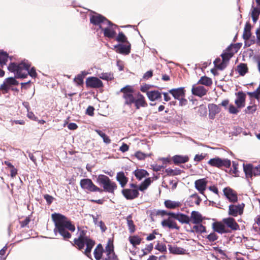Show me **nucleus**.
Wrapping results in <instances>:
<instances>
[{
    "label": "nucleus",
    "instance_id": "obj_1",
    "mask_svg": "<svg viewBox=\"0 0 260 260\" xmlns=\"http://www.w3.org/2000/svg\"><path fill=\"white\" fill-rule=\"evenodd\" d=\"M51 218L54 223V232L58 234L65 241H69L72 237L71 233L75 231L76 227L67 217L60 214L54 213Z\"/></svg>",
    "mask_w": 260,
    "mask_h": 260
},
{
    "label": "nucleus",
    "instance_id": "obj_2",
    "mask_svg": "<svg viewBox=\"0 0 260 260\" xmlns=\"http://www.w3.org/2000/svg\"><path fill=\"white\" fill-rule=\"evenodd\" d=\"M77 229L79 233L78 237L75 238L73 241L71 242V244L72 246L78 250L82 251L84 254L91 259V252L95 244V242L89 236H87L86 230L80 226H78Z\"/></svg>",
    "mask_w": 260,
    "mask_h": 260
},
{
    "label": "nucleus",
    "instance_id": "obj_3",
    "mask_svg": "<svg viewBox=\"0 0 260 260\" xmlns=\"http://www.w3.org/2000/svg\"><path fill=\"white\" fill-rule=\"evenodd\" d=\"M123 93L122 98L124 100V105L131 106L134 104L136 109L140 107H147L148 104L143 94L139 92L134 93L133 88L130 86H126L121 89Z\"/></svg>",
    "mask_w": 260,
    "mask_h": 260
},
{
    "label": "nucleus",
    "instance_id": "obj_4",
    "mask_svg": "<svg viewBox=\"0 0 260 260\" xmlns=\"http://www.w3.org/2000/svg\"><path fill=\"white\" fill-rule=\"evenodd\" d=\"M31 63L28 60H24L19 63L11 62L8 67V70L15 74L16 78H25L28 75L32 78H36L37 74L34 67L30 70Z\"/></svg>",
    "mask_w": 260,
    "mask_h": 260
},
{
    "label": "nucleus",
    "instance_id": "obj_5",
    "mask_svg": "<svg viewBox=\"0 0 260 260\" xmlns=\"http://www.w3.org/2000/svg\"><path fill=\"white\" fill-rule=\"evenodd\" d=\"M97 182L101 186L103 189V191L111 193H114V191L117 188V184L112 181L109 177L103 174L98 175L96 179Z\"/></svg>",
    "mask_w": 260,
    "mask_h": 260
},
{
    "label": "nucleus",
    "instance_id": "obj_6",
    "mask_svg": "<svg viewBox=\"0 0 260 260\" xmlns=\"http://www.w3.org/2000/svg\"><path fill=\"white\" fill-rule=\"evenodd\" d=\"M80 185L83 189L88 192H103V189L95 185L90 179H81L80 182Z\"/></svg>",
    "mask_w": 260,
    "mask_h": 260
},
{
    "label": "nucleus",
    "instance_id": "obj_7",
    "mask_svg": "<svg viewBox=\"0 0 260 260\" xmlns=\"http://www.w3.org/2000/svg\"><path fill=\"white\" fill-rule=\"evenodd\" d=\"M90 22L94 25H99V27L101 26V23H105L110 26H116V25L113 24L105 17L98 13H95L94 15L91 16L90 17Z\"/></svg>",
    "mask_w": 260,
    "mask_h": 260
},
{
    "label": "nucleus",
    "instance_id": "obj_8",
    "mask_svg": "<svg viewBox=\"0 0 260 260\" xmlns=\"http://www.w3.org/2000/svg\"><path fill=\"white\" fill-rule=\"evenodd\" d=\"M237 45V44L231 45L226 48L225 51L221 55L222 61L224 63L229 61L234 53L238 51Z\"/></svg>",
    "mask_w": 260,
    "mask_h": 260
},
{
    "label": "nucleus",
    "instance_id": "obj_9",
    "mask_svg": "<svg viewBox=\"0 0 260 260\" xmlns=\"http://www.w3.org/2000/svg\"><path fill=\"white\" fill-rule=\"evenodd\" d=\"M85 84L88 88H100L104 86L103 82L95 77H89L86 78Z\"/></svg>",
    "mask_w": 260,
    "mask_h": 260
},
{
    "label": "nucleus",
    "instance_id": "obj_10",
    "mask_svg": "<svg viewBox=\"0 0 260 260\" xmlns=\"http://www.w3.org/2000/svg\"><path fill=\"white\" fill-rule=\"evenodd\" d=\"M245 204L242 203L238 205H230L229 209V214L236 217L238 215H241L243 212Z\"/></svg>",
    "mask_w": 260,
    "mask_h": 260
},
{
    "label": "nucleus",
    "instance_id": "obj_11",
    "mask_svg": "<svg viewBox=\"0 0 260 260\" xmlns=\"http://www.w3.org/2000/svg\"><path fill=\"white\" fill-rule=\"evenodd\" d=\"M121 192L124 198L129 200H134L138 198L139 195V192L137 189H123L122 190Z\"/></svg>",
    "mask_w": 260,
    "mask_h": 260
},
{
    "label": "nucleus",
    "instance_id": "obj_12",
    "mask_svg": "<svg viewBox=\"0 0 260 260\" xmlns=\"http://www.w3.org/2000/svg\"><path fill=\"white\" fill-rule=\"evenodd\" d=\"M116 52L123 54L128 55L130 53L131 50V44L129 42L125 43V44H118L115 46Z\"/></svg>",
    "mask_w": 260,
    "mask_h": 260
},
{
    "label": "nucleus",
    "instance_id": "obj_13",
    "mask_svg": "<svg viewBox=\"0 0 260 260\" xmlns=\"http://www.w3.org/2000/svg\"><path fill=\"white\" fill-rule=\"evenodd\" d=\"M171 217L177 220L181 224H189L190 222V217L186 214L180 212H173Z\"/></svg>",
    "mask_w": 260,
    "mask_h": 260
},
{
    "label": "nucleus",
    "instance_id": "obj_14",
    "mask_svg": "<svg viewBox=\"0 0 260 260\" xmlns=\"http://www.w3.org/2000/svg\"><path fill=\"white\" fill-rule=\"evenodd\" d=\"M212 228L214 232L222 234L230 233L231 231L225 227V224L222 222L216 221L212 223Z\"/></svg>",
    "mask_w": 260,
    "mask_h": 260
},
{
    "label": "nucleus",
    "instance_id": "obj_15",
    "mask_svg": "<svg viewBox=\"0 0 260 260\" xmlns=\"http://www.w3.org/2000/svg\"><path fill=\"white\" fill-rule=\"evenodd\" d=\"M223 193L230 202L235 203L238 201L237 194L235 191L229 187L223 189Z\"/></svg>",
    "mask_w": 260,
    "mask_h": 260
},
{
    "label": "nucleus",
    "instance_id": "obj_16",
    "mask_svg": "<svg viewBox=\"0 0 260 260\" xmlns=\"http://www.w3.org/2000/svg\"><path fill=\"white\" fill-rule=\"evenodd\" d=\"M208 90L201 85H193L191 88L192 94L200 98L206 95Z\"/></svg>",
    "mask_w": 260,
    "mask_h": 260
},
{
    "label": "nucleus",
    "instance_id": "obj_17",
    "mask_svg": "<svg viewBox=\"0 0 260 260\" xmlns=\"http://www.w3.org/2000/svg\"><path fill=\"white\" fill-rule=\"evenodd\" d=\"M172 217L169 216L167 219L163 220L161 224L164 228H168L170 229H176L179 230L180 227L178 225L176 221L172 219Z\"/></svg>",
    "mask_w": 260,
    "mask_h": 260
},
{
    "label": "nucleus",
    "instance_id": "obj_18",
    "mask_svg": "<svg viewBox=\"0 0 260 260\" xmlns=\"http://www.w3.org/2000/svg\"><path fill=\"white\" fill-rule=\"evenodd\" d=\"M207 183L208 182L206 178L200 179L195 181L194 186L200 193L204 194L206 189Z\"/></svg>",
    "mask_w": 260,
    "mask_h": 260
},
{
    "label": "nucleus",
    "instance_id": "obj_19",
    "mask_svg": "<svg viewBox=\"0 0 260 260\" xmlns=\"http://www.w3.org/2000/svg\"><path fill=\"white\" fill-rule=\"evenodd\" d=\"M117 26H109L108 25V27L106 28H103L102 26H100V29L102 30V31H103L104 36L110 39H112L114 37H115L116 33V31L114 30V28L117 27Z\"/></svg>",
    "mask_w": 260,
    "mask_h": 260
},
{
    "label": "nucleus",
    "instance_id": "obj_20",
    "mask_svg": "<svg viewBox=\"0 0 260 260\" xmlns=\"http://www.w3.org/2000/svg\"><path fill=\"white\" fill-rule=\"evenodd\" d=\"M222 222L228 228H230L232 230L236 231L239 229V224L237 223L235 219L232 217L223 218Z\"/></svg>",
    "mask_w": 260,
    "mask_h": 260
},
{
    "label": "nucleus",
    "instance_id": "obj_21",
    "mask_svg": "<svg viewBox=\"0 0 260 260\" xmlns=\"http://www.w3.org/2000/svg\"><path fill=\"white\" fill-rule=\"evenodd\" d=\"M175 99H180L185 96V90L183 87L174 88L169 91Z\"/></svg>",
    "mask_w": 260,
    "mask_h": 260
},
{
    "label": "nucleus",
    "instance_id": "obj_22",
    "mask_svg": "<svg viewBox=\"0 0 260 260\" xmlns=\"http://www.w3.org/2000/svg\"><path fill=\"white\" fill-rule=\"evenodd\" d=\"M190 218V222L195 224H200L204 219L201 214L196 211H192L191 212Z\"/></svg>",
    "mask_w": 260,
    "mask_h": 260
},
{
    "label": "nucleus",
    "instance_id": "obj_23",
    "mask_svg": "<svg viewBox=\"0 0 260 260\" xmlns=\"http://www.w3.org/2000/svg\"><path fill=\"white\" fill-rule=\"evenodd\" d=\"M9 58L8 54L6 52H0V67L3 68L4 66L6 64ZM5 75V72L0 68V77H2Z\"/></svg>",
    "mask_w": 260,
    "mask_h": 260
},
{
    "label": "nucleus",
    "instance_id": "obj_24",
    "mask_svg": "<svg viewBox=\"0 0 260 260\" xmlns=\"http://www.w3.org/2000/svg\"><path fill=\"white\" fill-rule=\"evenodd\" d=\"M202 201V199L197 193L190 196L187 201V205L190 207H193L194 205H199Z\"/></svg>",
    "mask_w": 260,
    "mask_h": 260
},
{
    "label": "nucleus",
    "instance_id": "obj_25",
    "mask_svg": "<svg viewBox=\"0 0 260 260\" xmlns=\"http://www.w3.org/2000/svg\"><path fill=\"white\" fill-rule=\"evenodd\" d=\"M246 94L242 91H239L237 93V98L235 100V104L237 108H240L245 106Z\"/></svg>",
    "mask_w": 260,
    "mask_h": 260
},
{
    "label": "nucleus",
    "instance_id": "obj_26",
    "mask_svg": "<svg viewBox=\"0 0 260 260\" xmlns=\"http://www.w3.org/2000/svg\"><path fill=\"white\" fill-rule=\"evenodd\" d=\"M165 207L169 209H175L180 207L182 204L179 201H174L171 200H167L164 202Z\"/></svg>",
    "mask_w": 260,
    "mask_h": 260
},
{
    "label": "nucleus",
    "instance_id": "obj_27",
    "mask_svg": "<svg viewBox=\"0 0 260 260\" xmlns=\"http://www.w3.org/2000/svg\"><path fill=\"white\" fill-rule=\"evenodd\" d=\"M116 180L120 184L121 187H124L127 184L128 179L126 177L123 172H119L117 173Z\"/></svg>",
    "mask_w": 260,
    "mask_h": 260
},
{
    "label": "nucleus",
    "instance_id": "obj_28",
    "mask_svg": "<svg viewBox=\"0 0 260 260\" xmlns=\"http://www.w3.org/2000/svg\"><path fill=\"white\" fill-rule=\"evenodd\" d=\"M147 95L151 101H154L155 100L161 99V94L158 90H152L147 92Z\"/></svg>",
    "mask_w": 260,
    "mask_h": 260
},
{
    "label": "nucleus",
    "instance_id": "obj_29",
    "mask_svg": "<svg viewBox=\"0 0 260 260\" xmlns=\"http://www.w3.org/2000/svg\"><path fill=\"white\" fill-rule=\"evenodd\" d=\"M172 160L174 163L177 165L187 162L189 160V157L187 155H176L172 157Z\"/></svg>",
    "mask_w": 260,
    "mask_h": 260
},
{
    "label": "nucleus",
    "instance_id": "obj_30",
    "mask_svg": "<svg viewBox=\"0 0 260 260\" xmlns=\"http://www.w3.org/2000/svg\"><path fill=\"white\" fill-rule=\"evenodd\" d=\"M254 168L251 164L243 165V170L247 178H251L253 176Z\"/></svg>",
    "mask_w": 260,
    "mask_h": 260
},
{
    "label": "nucleus",
    "instance_id": "obj_31",
    "mask_svg": "<svg viewBox=\"0 0 260 260\" xmlns=\"http://www.w3.org/2000/svg\"><path fill=\"white\" fill-rule=\"evenodd\" d=\"M104 250L101 244H99L94 250L93 254L96 260H100L103 256Z\"/></svg>",
    "mask_w": 260,
    "mask_h": 260
},
{
    "label": "nucleus",
    "instance_id": "obj_32",
    "mask_svg": "<svg viewBox=\"0 0 260 260\" xmlns=\"http://www.w3.org/2000/svg\"><path fill=\"white\" fill-rule=\"evenodd\" d=\"M209 116L211 118H214L216 114L220 112V108L216 104H212L209 105Z\"/></svg>",
    "mask_w": 260,
    "mask_h": 260
},
{
    "label": "nucleus",
    "instance_id": "obj_33",
    "mask_svg": "<svg viewBox=\"0 0 260 260\" xmlns=\"http://www.w3.org/2000/svg\"><path fill=\"white\" fill-rule=\"evenodd\" d=\"M251 24L249 22H247L245 25L243 34V38L244 40L247 41L250 39L251 35Z\"/></svg>",
    "mask_w": 260,
    "mask_h": 260
},
{
    "label": "nucleus",
    "instance_id": "obj_34",
    "mask_svg": "<svg viewBox=\"0 0 260 260\" xmlns=\"http://www.w3.org/2000/svg\"><path fill=\"white\" fill-rule=\"evenodd\" d=\"M134 174L137 179H138L139 180H142V178L148 176L149 175L146 170L139 169L135 171Z\"/></svg>",
    "mask_w": 260,
    "mask_h": 260
},
{
    "label": "nucleus",
    "instance_id": "obj_35",
    "mask_svg": "<svg viewBox=\"0 0 260 260\" xmlns=\"http://www.w3.org/2000/svg\"><path fill=\"white\" fill-rule=\"evenodd\" d=\"M213 83L212 79L206 76H204L201 77L198 81L197 84L205 85L206 86H210Z\"/></svg>",
    "mask_w": 260,
    "mask_h": 260
},
{
    "label": "nucleus",
    "instance_id": "obj_36",
    "mask_svg": "<svg viewBox=\"0 0 260 260\" xmlns=\"http://www.w3.org/2000/svg\"><path fill=\"white\" fill-rule=\"evenodd\" d=\"M169 250L170 253L175 254H182L185 253V250L183 248L178 247L175 246H172L171 245H169Z\"/></svg>",
    "mask_w": 260,
    "mask_h": 260
},
{
    "label": "nucleus",
    "instance_id": "obj_37",
    "mask_svg": "<svg viewBox=\"0 0 260 260\" xmlns=\"http://www.w3.org/2000/svg\"><path fill=\"white\" fill-rule=\"evenodd\" d=\"M126 221L129 232L131 234L134 233L136 231V226L132 219V215H129L126 217Z\"/></svg>",
    "mask_w": 260,
    "mask_h": 260
},
{
    "label": "nucleus",
    "instance_id": "obj_38",
    "mask_svg": "<svg viewBox=\"0 0 260 260\" xmlns=\"http://www.w3.org/2000/svg\"><path fill=\"white\" fill-rule=\"evenodd\" d=\"M237 71L241 76H244L248 71V68L246 63H241L237 66Z\"/></svg>",
    "mask_w": 260,
    "mask_h": 260
},
{
    "label": "nucleus",
    "instance_id": "obj_39",
    "mask_svg": "<svg viewBox=\"0 0 260 260\" xmlns=\"http://www.w3.org/2000/svg\"><path fill=\"white\" fill-rule=\"evenodd\" d=\"M128 240L131 244L134 247L139 245L142 241V238L137 235L129 236Z\"/></svg>",
    "mask_w": 260,
    "mask_h": 260
},
{
    "label": "nucleus",
    "instance_id": "obj_40",
    "mask_svg": "<svg viewBox=\"0 0 260 260\" xmlns=\"http://www.w3.org/2000/svg\"><path fill=\"white\" fill-rule=\"evenodd\" d=\"M196 224L192 227V230H191V232H196L199 233H203L206 232V227L202 224Z\"/></svg>",
    "mask_w": 260,
    "mask_h": 260
},
{
    "label": "nucleus",
    "instance_id": "obj_41",
    "mask_svg": "<svg viewBox=\"0 0 260 260\" xmlns=\"http://www.w3.org/2000/svg\"><path fill=\"white\" fill-rule=\"evenodd\" d=\"M220 158L218 157H216L210 159L208 161V164L211 167L219 168L220 164Z\"/></svg>",
    "mask_w": 260,
    "mask_h": 260
},
{
    "label": "nucleus",
    "instance_id": "obj_42",
    "mask_svg": "<svg viewBox=\"0 0 260 260\" xmlns=\"http://www.w3.org/2000/svg\"><path fill=\"white\" fill-rule=\"evenodd\" d=\"M95 132L103 138L104 143L106 144H110L111 143V140L109 137L106 135V134L103 132L102 131L99 129H95Z\"/></svg>",
    "mask_w": 260,
    "mask_h": 260
},
{
    "label": "nucleus",
    "instance_id": "obj_43",
    "mask_svg": "<svg viewBox=\"0 0 260 260\" xmlns=\"http://www.w3.org/2000/svg\"><path fill=\"white\" fill-rule=\"evenodd\" d=\"M260 14V8L256 7L253 8L251 12V17L253 21L255 23L257 21L258 19L259 15Z\"/></svg>",
    "mask_w": 260,
    "mask_h": 260
},
{
    "label": "nucleus",
    "instance_id": "obj_44",
    "mask_svg": "<svg viewBox=\"0 0 260 260\" xmlns=\"http://www.w3.org/2000/svg\"><path fill=\"white\" fill-rule=\"evenodd\" d=\"M165 172L168 176H176L181 173V170L177 168L175 169L168 168L165 170Z\"/></svg>",
    "mask_w": 260,
    "mask_h": 260
},
{
    "label": "nucleus",
    "instance_id": "obj_45",
    "mask_svg": "<svg viewBox=\"0 0 260 260\" xmlns=\"http://www.w3.org/2000/svg\"><path fill=\"white\" fill-rule=\"evenodd\" d=\"M151 180L150 178H146L143 182L141 183L138 189L141 191H144L146 189L147 187L151 184Z\"/></svg>",
    "mask_w": 260,
    "mask_h": 260
},
{
    "label": "nucleus",
    "instance_id": "obj_46",
    "mask_svg": "<svg viewBox=\"0 0 260 260\" xmlns=\"http://www.w3.org/2000/svg\"><path fill=\"white\" fill-rule=\"evenodd\" d=\"M86 73L82 72V74H78L74 79V81L78 85H82L83 84V79L86 76Z\"/></svg>",
    "mask_w": 260,
    "mask_h": 260
},
{
    "label": "nucleus",
    "instance_id": "obj_47",
    "mask_svg": "<svg viewBox=\"0 0 260 260\" xmlns=\"http://www.w3.org/2000/svg\"><path fill=\"white\" fill-rule=\"evenodd\" d=\"M220 59L219 58H217L214 61V64L215 67L219 70H223L226 66V64L224 63L223 61L220 62Z\"/></svg>",
    "mask_w": 260,
    "mask_h": 260
},
{
    "label": "nucleus",
    "instance_id": "obj_48",
    "mask_svg": "<svg viewBox=\"0 0 260 260\" xmlns=\"http://www.w3.org/2000/svg\"><path fill=\"white\" fill-rule=\"evenodd\" d=\"M220 169H222L223 168H230L231 166V161L228 158L222 159L220 158Z\"/></svg>",
    "mask_w": 260,
    "mask_h": 260
},
{
    "label": "nucleus",
    "instance_id": "obj_49",
    "mask_svg": "<svg viewBox=\"0 0 260 260\" xmlns=\"http://www.w3.org/2000/svg\"><path fill=\"white\" fill-rule=\"evenodd\" d=\"M99 77L105 80H112L114 79L113 74L111 73H102L99 75Z\"/></svg>",
    "mask_w": 260,
    "mask_h": 260
},
{
    "label": "nucleus",
    "instance_id": "obj_50",
    "mask_svg": "<svg viewBox=\"0 0 260 260\" xmlns=\"http://www.w3.org/2000/svg\"><path fill=\"white\" fill-rule=\"evenodd\" d=\"M151 154L144 153L140 151L136 152L135 156L139 160H144L147 157L150 156Z\"/></svg>",
    "mask_w": 260,
    "mask_h": 260
},
{
    "label": "nucleus",
    "instance_id": "obj_51",
    "mask_svg": "<svg viewBox=\"0 0 260 260\" xmlns=\"http://www.w3.org/2000/svg\"><path fill=\"white\" fill-rule=\"evenodd\" d=\"M247 94L251 98H254L257 100H259L260 99V85L256 90L253 92H248Z\"/></svg>",
    "mask_w": 260,
    "mask_h": 260
},
{
    "label": "nucleus",
    "instance_id": "obj_52",
    "mask_svg": "<svg viewBox=\"0 0 260 260\" xmlns=\"http://www.w3.org/2000/svg\"><path fill=\"white\" fill-rule=\"evenodd\" d=\"M116 40L120 43H127V39L123 32H119L116 38Z\"/></svg>",
    "mask_w": 260,
    "mask_h": 260
},
{
    "label": "nucleus",
    "instance_id": "obj_53",
    "mask_svg": "<svg viewBox=\"0 0 260 260\" xmlns=\"http://www.w3.org/2000/svg\"><path fill=\"white\" fill-rule=\"evenodd\" d=\"M238 164L236 161H233L232 167L233 169H231V174L234 175L235 176H238Z\"/></svg>",
    "mask_w": 260,
    "mask_h": 260
},
{
    "label": "nucleus",
    "instance_id": "obj_54",
    "mask_svg": "<svg viewBox=\"0 0 260 260\" xmlns=\"http://www.w3.org/2000/svg\"><path fill=\"white\" fill-rule=\"evenodd\" d=\"M105 251L108 253V254H111L114 251V247L112 242H110L109 241L105 247Z\"/></svg>",
    "mask_w": 260,
    "mask_h": 260
},
{
    "label": "nucleus",
    "instance_id": "obj_55",
    "mask_svg": "<svg viewBox=\"0 0 260 260\" xmlns=\"http://www.w3.org/2000/svg\"><path fill=\"white\" fill-rule=\"evenodd\" d=\"M206 238L208 240V241L210 242H214L217 240L218 238V236L214 232H212L208 235Z\"/></svg>",
    "mask_w": 260,
    "mask_h": 260
},
{
    "label": "nucleus",
    "instance_id": "obj_56",
    "mask_svg": "<svg viewBox=\"0 0 260 260\" xmlns=\"http://www.w3.org/2000/svg\"><path fill=\"white\" fill-rule=\"evenodd\" d=\"M207 156V153H202L200 154H198L194 156L193 160L194 161L198 162L203 160Z\"/></svg>",
    "mask_w": 260,
    "mask_h": 260
},
{
    "label": "nucleus",
    "instance_id": "obj_57",
    "mask_svg": "<svg viewBox=\"0 0 260 260\" xmlns=\"http://www.w3.org/2000/svg\"><path fill=\"white\" fill-rule=\"evenodd\" d=\"M155 249L161 252H167V248L166 245L162 243H158L155 246Z\"/></svg>",
    "mask_w": 260,
    "mask_h": 260
},
{
    "label": "nucleus",
    "instance_id": "obj_58",
    "mask_svg": "<svg viewBox=\"0 0 260 260\" xmlns=\"http://www.w3.org/2000/svg\"><path fill=\"white\" fill-rule=\"evenodd\" d=\"M6 83H7L10 86L11 85H17L18 84V82L13 77L8 78L6 80Z\"/></svg>",
    "mask_w": 260,
    "mask_h": 260
},
{
    "label": "nucleus",
    "instance_id": "obj_59",
    "mask_svg": "<svg viewBox=\"0 0 260 260\" xmlns=\"http://www.w3.org/2000/svg\"><path fill=\"white\" fill-rule=\"evenodd\" d=\"M172 212H167L165 210H158L156 212V215H160L161 216H164L165 215H168L171 217V214H172Z\"/></svg>",
    "mask_w": 260,
    "mask_h": 260
},
{
    "label": "nucleus",
    "instance_id": "obj_60",
    "mask_svg": "<svg viewBox=\"0 0 260 260\" xmlns=\"http://www.w3.org/2000/svg\"><path fill=\"white\" fill-rule=\"evenodd\" d=\"M256 109L257 107L256 105L249 106L245 109V112L248 114H252L256 110Z\"/></svg>",
    "mask_w": 260,
    "mask_h": 260
},
{
    "label": "nucleus",
    "instance_id": "obj_61",
    "mask_svg": "<svg viewBox=\"0 0 260 260\" xmlns=\"http://www.w3.org/2000/svg\"><path fill=\"white\" fill-rule=\"evenodd\" d=\"M117 256L115 255L114 251L112 252L111 254H108L106 253V257L103 260H116Z\"/></svg>",
    "mask_w": 260,
    "mask_h": 260
},
{
    "label": "nucleus",
    "instance_id": "obj_62",
    "mask_svg": "<svg viewBox=\"0 0 260 260\" xmlns=\"http://www.w3.org/2000/svg\"><path fill=\"white\" fill-rule=\"evenodd\" d=\"M94 108L93 106H89L86 111V114L90 116L94 115Z\"/></svg>",
    "mask_w": 260,
    "mask_h": 260
},
{
    "label": "nucleus",
    "instance_id": "obj_63",
    "mask_svg": "<svg viewBox=\"0 0 260 260\" xmlns=\"http://www.w3.org/2000/svg\"><path fill=\"white\" fill-rule=\"evenodd\" d=\"M2 90H4L5 93H7L10 89V86L6 82H4L0 88Z\"/></svg>",
    "mask_w": 260,
    "mask_h": 260
},
{
    "label": "nucleus",
    "instance_id": "obj_64",
    "mask_svg": "<svg viewBox=\"0 0 260 260\" xmlns=\"http://www.w3.org/2000/svg\"><path fill=\"white\" fill-rule=\"evenodd\" d=\"M253 176H260V165L254 168Z\"/></svg>",
    "mask_w": 260,
    "mask_h": 260
}]
</instances>
